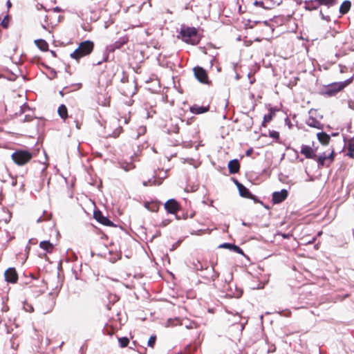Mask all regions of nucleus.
Here are the masks:
<instances>
[{"label": "nucleus", "mask_w": 354, "mask_h": 354, "mask_svg": "<svg viewBox=\"0 0 354 354\" xmlns=\"http://www.w3.org/2000/svg\"><path fill=\"white\" fill-rule=\"evenodd\" d=\"M250 154V151H247V155H249Z\"/></svg>", "instance_id": "53"}, {"label": "nucleus", "mask_w": 354, "mask_h": 354, "mask_svg": "<svg viewBox=\"0 0 354 354\" xmlns=\"http://www.w3.org/2000/svg\"><path fill=\"white\" fill-rule=\"evenodd\" d=\"M242 224H243V225H247L246 223H245V222H243V223H242Z\"/></svg>", "instance_id": "51"}, {"label": "nucleus", "mask_w": 354, "mask_h": 354, "mask_svg": "<svg viewBox=\"0 0 354 354\" xmlns=\"http://www.w3.org/2000/svg\"><path fill=\"white\" fill-rule=\"evenodd\" d=\"M5 278L8 282L16 283L18 279V275L15 268H10L5 272Z\"/></svg>", "instance_id": "8"}, {"label": "nucleus", "mask_w": 354, "mask_h": 354, "mask_svg": "<svg viewBox=\"0 0 354 354\" xmlns=\"http://www.w3.org/2000/svg\"><path fill=\"white\" fill-rule=\"evenodd\" d=\"M150 184H151V180H148V181H144V182H143V185H144V186H147V185H150Z\"/></svg>", "instance_id": "40"}, {"label": "nucleus", "mask_w": 354, "mask_h": 354, "mask_svg": "<svg viewBox=\"0 0 354 354\" xmlns=\"http://www.w3.org/2000/svg\"><path fill=\"white\" fill-rule=\"evenodd\" d=\"M238 189L241 196L251 199L254 198V196L250 193L249 189L246 188L243 185H238Z\"/></svg>", "instance_id": "11"}, {"label": "nucleus", "mask_w": 354, "mask_h": 354, "mask_svg": "<svg viewBox=\"0 0 354 354\" xmlns=\"http://www.w3.org/2000/svg\"><path fill=\"white\" fill-rule=\"evenodd\" d=\"M59 115L63 120H66L68 117V110L66 106L64 104H62L59 106L57 110Z\"/></svg>", "instance_id": "16"}, {"label": "nucleus", "mask_w": 354, "mask_h": 354, "mask_svg": "<svg viewBox=\"0 0 354 354\" xmlns=\"http://www.w3.org/2000/svg\"><path fill=\"white\" fill-rule=\"evenodd\" d=\"M39 246L47 252H51L54 247L51 243L47 241H41L39 244Z\"/></svg>", "instance_id": "18"}, {"label": "nucleus", "mask_w": 354, "mask_h": 354, "mask_svg": "<svg viewBox=\"0 0 354 354\" xmlns=\"http://www.w3.org/2000/svg\"><path fill=\"white\" fill-rule=\"evenodd\" d=\"M270 137L275 139H278L279 138V133L278 131H272L269 133Z\"/></svg>", "instance_id": "30"}, {"label": "nucleus", "mask_w": 354, "mask_h": 354, "mask_svg": "<svg viewBox=\"0 0 354 354\" xmlns=\"http://www.w3.org/2000/svg\"><path fill=\"white\" fill-rule=\"evenodd\" d=\"M76 122V127L80 129V124L78 123V122Z\"/></svg>", "instance_id": "44"}, {"label": "nucleus", "mask_w": 354, "mask_h": 354, "mask_svg": "<svg viewBox=\"0 0 354 354\" xmlns=\"http://www.w3.org/2000/svg\"><path fill=\"white\" fill-rule=\"evenodd\" d=\"M163 225H167V222H163Z\"/></svg>", "instance_id": "50"}, {"label": "nucleus", "mask_w": 354, "mask_h": 354, "mask_svg": "<svg viewBox=\"0 0 354 354\" xmlns=\"http://www.w3.org/2000/svg\"><path fill=\"white\" fill-rule=\"evenodd\" d=\"M9 17L8 15L5 16L3 21H1V26L4 28H7L8 26Z\"/></svg>", "instance_id": "29"}, {"label": "nucleus", "mask_w": 354, "mask_h": 354, "mask_svg": "<svg viewBox=\"0 0 354 354\" xmlns=\"http://www.w3.org/2000/svg\"><path fill=\"white\" fill-rule=\"evenodd\" d=\"M94 218L101 224L106 226H113V223L108 218L104 216L100 211L94 212Z\"/></svg>", "instance_id": "9"}, {"label": "nucleus", "mask_w": 354, "mask_h": 354, "mask_svg": "<svg viewBox=\"0 0 354 354\" xmlns=\"http://www.w3.org/2000/svg\"><path fill=\"white\" fill-rule=\"evenodd\" d=\"M216 277V276H214V275H213V274H212V275L210 277V278H212V279L214 280V277Z\"/></svg>", "instance_id": "48"}, {"label": "nucleus", "mask_w": 354, "mask_h": 354, "mask_svg": "<svg viewBox=\"0 0 354 354\" xmlns=\"http://www.w3.org/2000/svg\"><path fill=\"white\" fill-rule=\"evenodd\" d=\"M193 268L196 270H203L204 269L203 265L199 261L193 262Z\"/></svg>", "instance_id": "25"}, {"label": "nucleus", "mask_w": 354, "mask_h": 354, "mask_svg": "<svg viewBox=\"0 0 354 354\" xmlns=\"http://www.w3.org/2000/svg\"><path fill=\"white\" fill-rule=\"evenodd\" d=\"M16 185H17V179L16 178H13L12 182V186H16Z\"/></svg>", "instance_id": "42"}, {"label": "nucleus", "mask_w": 354, "mask_h": 354, "mask_svg": "<svg viewBox=\"0 0 354 354\" xmlns=\"http://www.w3.org/2000/svg\"><path fill=\"white\" fill-rule=\"evenodd\" d=\"M301 153L305 156L306 158L315 159L317 156L314 153L313 149L308 145H302Z\"/></svg>", "instance_id": "10"}, {"label": "nucleus", "mask_w": 354, "mask_h": 354, "mask_svg": "<svg viewBox=\"0 0 354 354\" xmlns=\"http://www.w3.org/2000/svg\"><path fill=\"white\" fill-rule=\"evenodd\" d=\"M51 53H52V55H53L54 57H56V54H55V53L54 51H53V50H52V51H51Z\"/></svg>", "instance_id": "47"}, {"label": "nucleus", "mask_w": 354, "mask_h": 354, "mask_svg": "<svg viewBox=\"0 0 354 354\" xmlns=\"http://www.w3.org/2000/svg\"><path fill=\"white\" fill-rule=\"evenodd\" d=\"M194 73L196 78L201 83L208 84V77L206 71L200 66L194 68Z\"/></svg>", "instance_id": "5"}, {"label": "nucleus", "mask_w": 354, "mask_h": 354, "mask_svg": "<svg viewBox=\"0 0 354 354\" xmlns=\"http://www.w3.org/2000/svg\"><path fill=\"white\" fill-rule=\"evenodd\" d=\"M351 82V80L348 79L344 82L333 83L325 88L323 93L328 96H333L337 93L344 89Z\"/></svg>", "instance_id": "4"}, {"label": "nucleus", "mask_w": 354, "mask_h": 354, "mask_svg": "<svg viewBox=\"0 0 354 354\" xmlns=\"http://www.w3.org/2000/svg\"><path fill=\"white\" fill-rule=\"evenodd\" d=\"M179 324H182L180 323V321L178 318L169 319L167 320L166 326L167 327L174 326L179 325Z\"/></svg>", "instance_id": "22"}, {"label": "nucleus", "mask_w": 354, "mask_h": 354, "mask_svg": "<svg viewBox=\"0 0 354 354\" xmlns=\"http://www.w3.org/2000/svg\"><path fill=\"white\" fill-rule=\"evenodd\" d=\"M156 339V336H151L148 340V346L153 347V345L155 344Z\"/></svg>", "instance_id": "28"}, {"label": "nucleus", "mask_w": 354, "mask_h": 354, "mask_svg": "<svg viewBox=\"0 0 354 354\" xmlns=\"http://www.w3.org/2000/svg\"><path fill=\"white\" fill-rule=\"evenodd\" d=\"M127 42V39H122V41H117L113 44V49L114 48H121L123 44H124Z\"/></svg>", "instance_id": "26"}, {"label": "nucleus", "mask_w": 354, "mask_h": 354, "mask_svg": "<svg viewBox=\"0 0 354 354\" xmlns=\"http://www.w3.org/2000/svg\"><path fill=\"white\" fill-rule=\"evenodd\" d=\"M40 221H41V217L39 218H38V220H37L38 223L40 222Z\"/></svg>", "instance_id": "49"}, {"label": "nucleus", "mask_w": 354, "mask_h": 354, "mask_svg": "<svg viewBox=\"0 0 354 354\" xmlns=\"http://www.w3.org/2000/svg\"><path fill=\"white\" fill-rule=\"evenodd\" d=\"M180 35L183 40L187 44L195 45L198 43L197 30L195 28L183 27L180 30Z\"/></svg>", "instance_id": "2"}, {"label": "nucleus", "mask_w": 354, "mask_h": 354, "mask_svg": "<svg viewBox=\"0 0 354 354\" xmlns=\"http://www.w3.org/2000/svg\"><path fill=\"white\" fill-rule=\"evenodd\" d=\"M347 155L349 157H351L352 158H354V151L348 150V152Z\"/></svg>", "instance_id": "39"}, {"label": "nucleus", "mask_w": 354, "mask_h": 354, "mask_svg": "<svg viewBox=\"0 0 354 354\" xmlns=\"http://www.w3.org/2000/svg\"><path fill=\"white\" fill-rule=\"evenodd\" d=\"M315 158L317 161L319 167L324 166L326 164V161H328V157L326 153H323L322 154H321L318 157H316Z\"/></svg>", "instance_id": "19"}, {"label": "nucleus", "mask_w": 354, "mask_h": 354, "mask_svg": "<svg viewBox=\"0 0 354 354\" xmlns=\"http://www.w3.org/2000/svg\"><path fill=\"white\" fill-rule=\"evenodd\" d=\"M280 235L283 238V239H288L290 238V234H284V233H281Z\"/></svg>", "instance_id": "37"}, {"label": "nucleus", "mask_w": 354, "mask_h": 354, "mask_svg": "<svg viewBox=\"0 0 354 354\" xmlns=\"http://www.w3.org/2000/svg\"><path fill=\"white\" fill-rule=\"evenodd\" d=\"M348 106L349 108H351V109H353L354 110V101H351L350 100L348 102Z\"/></svg>", "instance_id": "36"}, {"label": "nucleus", "mask_w": 354, "mask_h": 354, "mask_svg": "<svg viewBox=\"0 0 354 354\" xmlns=\"http://www.w3.org/2000/svg\"><path fill=\"white\" fill-rule=\"evenodd\" d=\"M165 208L170 214H175L179 209V205L174 199L168 200L165 204Z\"/></svg>", "instance_id": "7"}, {"label": "nucleus", "mask_w": 354, "mask_h": 354, "mask_svg": "<svg viewBox=\"0 0 354 354\" xmlns=\"http://www.w3.org/2000/svg\"><path fill=\"white\" fill-rule=\"evenodd\" d=\"M317 138L319 141L324 145H326L329 143L330 140V137L325 132H320L317 134Z\"/></svg>", "instance_id": "13"}, {"label": "nucleus", "mask_w": 354, "mask_h": 354, "mask_svg": "<svg viewBox=\"0 0 354 354\" xmlns=\"http://www.w3.org/2000/svg\"><path fill=\"white\" fill-rule=\"evenodd\" d=\"M288 191L282 189L280 192H275L272 194V202L277 204L283 201L288 197Z\"/></svg>", "instance_id": "6"}, {"label": "nucleus", "mask_w": 354, "mask_h": 354, "mask_svg": "<svg viewBox=\"0 0 354 354\" xmlns=\"http://www.w3.org/2000/svg\"><path fill=\"white\" fill-rule=\"evenodd\" d=\"M320 15H321L322 18L323 19H326V20H327V21H329V20H330L329 17H326V16H324V15L323 14V12H322V11H320Z\"/></svg>", "instance_id": "38"}, {"label": "nucleus", "mask_w": 354, "mask_h": 354, "mask_svg": "<svg viewBox=\"0 0 354 354\" xmlns=\"http://www.w3.org/2000/svg\"><path fill=\"white\" fill-rule=\"evenodd\" d=\"M306 9H307V10H316L317 9V6L312 7V6H310L309 5L308 3H306Z\"/></svg>", "instance_id": "35"}, {"label": "nucleus", "mask_w": 354, "mask_h": 354, "mask_svg": "<svg viewBox=\"0 0 354 354\" xmlns=\"http://www.w3.org/2000/svg\"><path fill=\"white\" fill-rule=\"evenodd\" d=\"M351 3L349 1H344L339 8V12L342 15L348 12L351 8Z\"/></svg>", "instance_id": "17"}, {"label": "nucleus", "mask_w": 354, "mask_h": 354, "mask_svg": "<svg viewBox=\"0 0 354 354\" xmlns=\"http://www.w3.org/2000/svg\"><path fill=\"white\" fill-rule=\"evenodd\" d=\"M11 158L15 164L21 166L28 163L32 158V155L28 151L17 150L12 154Z\"/></svg>", "instance_id": "3"}, {"label": "nucleus", "mask_w": 354, "mask_h": 354, "mask_svg": "<svg viewBox=\"0 0 354 354\" xmlns=\"http://www.w3.org/2000/svg\"><path fill=\"white\" fill-rule=\"evenodd\" d=\"M93 47V42L89 40L82 41L79 44L77 48L71 54V57L78 61L80 58L91 54Z\"/></svg>", "instance_id": "1"}, {"label": "nucleus", "mask_w": 354, "mask_h": 354, "mask_svg": "<svg viewBox=\"0 0 354 354\" xmlns=\"http://www.w3.org/2000/svg\"><path fill=\"white\" fill-rule=\"evenodd\" d=\"M240 164L236 159L230 160L228 162V169L230 174H236L239 171Z\"/></svg>", "instance_id": "12"}, {"label": "nucleus", "mask_w": 354, "mask_h": 354, "mask_svg": "<svg viewBox=\"0 0 354 354\" xmlns=\"http://www.w3.org/2000/svg\"><path fill=\"white\" fill-rule=\"evenodd\" d=\"M306 124L309 127H313V128H316V129H322V124L318 120H317L316 119H315L313 118H310L307 120Z\"/></svg>", "instance_id": "14"}, {"label": "nucleus", "mask_w": 354, "mask_h": 354, "mask_svg": "<svg viewBox=\"0 0 354 354\" xmlns=\"http://www.w3.org/2000/svg\"><path fill=\"white\" fill-rule=\"evenodd\" d=\"M231 250H233L234 252L239 254H243V250L236 245H233L232 249H231Z\"/></svg>", "instance_id": "32"}, {"label": "nucleus", "mask_w": 354, "mask_h": 354, "mask_svg": "<svg viewBox=\"0 0 354 354\" xmlns=\"http://www.w3.org/2000/svg\"><path fill=\"white\" fill-rule=\"evenodd\" d=\"M272 114L265 115L263 117V122L262 125L266 126V123L270 122L272 120Z\"/></svg>", "instance_id": "27"}, {"label": "nucleus", "mask_w": 354, "mask_h": 354, "mask_svg": "<svg viewBox=\"0 0 354 354\" xmlns=\"http://www.w3.org/2000/svg\"><path fill=\"white\" fill-rule=\"evenodd\" d=\"M328 160L331 162L334 159V151H332L330 154L327 155Z\"/></svg>", "instance_id": "34"}, {"label": "nucleus", "mask_w": 354, "mask_h": 354, "mask_svg": "<svg viewBox=\"0 0 354 354\" xmlns=\"http://www.w3.org/2000/svg\"><path fill=\"white\" fill-rule=\"evenodd\" d=\"M176 131H175L176 133H178V128H176Z\"/></svg>", "instance_id": "52"}, {"label": "nucleus", "mask_w": 354, "mask_h": 354, "mask_svg": "<svg viewBox=\"0 0 354 354\" xmlns=\"http://www.w3.org/2000/svg\"><path fill=\"white\" fill-rule=\"evenodd\" d=\"M320 5H324L328 8L333 6L336 4V0H317Z\"/></svg>", "instance_id": "21"}, {"label": "nucleus", "mask_w": 354, "mask_h": 354, "mask_svg": "<svg viewBox=\"0 0 354 354\" xmlns=\"http://www.w3.org/2000/svg\"><path fill=\"white\" fill-rule=\"evenodd\" d=\"M234 183H235V184H236V187H238V185L241 184V183H239V182L238 180H234Z\"/></svg>", "instance_id": "45"}, {"label": "nucleus", "mask_w": 354, "mask_h": 354, "mask_svg": "<svg viewBox=\"0 0 354 354\" xmlns=\"http://www.w3.org/2000/svg\"><path fill=\"white\" fill-rule=\"evenodd\" d=\"M118 342H119L120 346L122 348L126 347L128 345V344L129 343V339L125 337L119 338Z\"/></svg>", "instance_id": "24"}, {"label": "nucleus", "mask_w": 354, "mask_h": 354, "mask_svg": "<svg viewBox=\"0 0 354 354\" xmlns=\"http://www.w3.org/2000/svg\"><path fill=\"white\" fill-rule=\"evenodd\" d=\"M191 111L192 113L201 114L207 111L208 108L205 106H193L191 108Z\"/></svg>", "instance_id": "20"}, {"label": "nucleus", "mask_w": 354, "mask_h": 354, "mask_svg": "<svg viewBox=\"0 0 354 354\" xmlns=\"http://www.w3.org/2000/svg\"><path fill=\"white\" fill-rule=\"evenodd\" d=\"M121 168L126 171H129L135 168V165L132 162H124L121 164Z\"/></svg>", "instance_id": "23"}, {"label": "nucleus", "mask_w": 354, "mask_h": 354, "mask_svg": "<svg viewBox=\"0 0 354 354\" xmlns=\"http://www.w3.org/2000/svg\"><path fill=\"white\" fill-rule=\"evenodd\" d=\"M6 5H7L8 8H10L12 6V3L10 0L7 1Z\"/></svg>", "instance_id": "41"}, {"label": "nucleus", "mask_w": 354, "mask_h": 354, "mask_svg": "<svg viewBox=\"0 0 354 354\" xmlns=\"http://www.w3.org/2000/svg\"><path fill=\"white\" fill-rule=\"evenodd\" d=\"M36 46L41 50L46 51L48 50V44L44 39H37L35 41Z\"/></svg>", "instance_id": "15"}, {"label": "nucleus", "mask_w": 354, "mask_h": 354, "mask_svg": "<svg viewBox=\"0 0 354 354\" xmlns=\"http://www.w3.org/2000/svg\"><path fill=\"white\" fill-rule=\"evenodd\" d=\"M234 183H235V184H236V187H238V185L241 184V183H239V182L238 180H234Z\"/></svg>", "instance_id": "46"}, {"label": "nucleus", "mask_w": 354, "mask_h": 354, "mask_svg": "<svg viewBox=\"0 0 354 354\" xmlns=\"http://www.w3.org/2000/svg\"><path fill=\"white\" fill-rule=\"evenodd\" d=\"M209 272H211V273H214V269L213 267H212L211 268L209 269Z\"/></svg>", "instance_id": "43"}, {"label": "nucleus", "mask_w": 354, "mask_h": 354, "mask_svg": "<svg viewBox=\"0 0 354 354\" xmlns=\"http://www.w3.org/2000/svg\"><path fill=\"white\" fill-rule=\"evenodd\" d=\"M348 150L354 151V140H350L348 144Z\"/></svg>", "instance_id": "33"}, {"label": "nucleus", "mask_w": 354, "mask_h": 354, "mask_svg": "<svg viewBox=\"0 0 354 354\" xmlns=\"http://www.w3.org/2000/svg\"><path fill=\"white\" fill-rule=\"evenodd\" d=\"M233 245L234 244L225 243H223V244L220 245L219 248L231 250V249H232Z\"/></svg>", "instance_id": "31"}]
</instances>
